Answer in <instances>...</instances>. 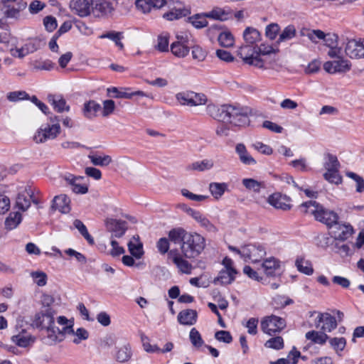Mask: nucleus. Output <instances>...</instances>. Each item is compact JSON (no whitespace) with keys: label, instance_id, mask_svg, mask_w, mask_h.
I'll list each match as a JSON object with an SVG mask.
<instances>
[{"label":"nucleus","instance_id":"1","mask_svg":"<svg viewBox=\"0 0 364 364\" xmlns=\"http://www.w3.org/2000/svg\"><path fill=\"white\" fill-rule=\"evenodd\" d=\"M55 312L50 308L37 312L31 319V326L41 330H46L47 343L50 345L60 342L65 338L66 333H73V321L64 316L57 318V324L62 328L55 329L53 326Z\"/></svg>","mask_w":364,"mask_h":364},{"label":"nucleus","instance_id":"2","mask_svg":"<svg viewBox=\"0 0 364 364\" xmlns=\"http://www.w3.org/2000/svg\"><path fill=\"white\" fill-rule=\"evenodd\" d=\"M207 112L215 119L235 126L245 125L249 122L247 113L242 108L232 105H223L218 107L210 104L207 106Z\"/></svg>","mask_w":364,"mask_h":364},{"label":"nucleus","instance_id":"3","mask_svg":"<svg viewBox=\"0 0 364 364\" xmlns=\"http://www.w3.org/2000/svg\"><path fill=\"white\" fill-rule=\"evenodd\" d=\"M300 207L304 213L314 215L316 220L326 225L328 228H332L338 222V215L336 213L324 208L316 201L309 200L303 203Z\"/></svg>","mask_w":364,"mask_h":364},{"label":"nucleus","instance_id":"4","mask_svg":"<svg viewBox=\"0 0 364 364\" xmlns=\"http://www.w3.org/2000/svg\"><path fill=\"white\" fill-rule=\"evenodd\" d=\"M306 36L313 43H317L316 39L322 40L324 45L329 48L328 55L331 58L338 57L341 55V48L338 46V36L335 33H325L321 30L308 31Z\"/></svg>","mask_w":364,"mask_h":364},{"label":"nucleus","instance_id":"5","mask_svg":"<svg viewBox=\"0 0 364 364\" xmlns=\"http://www.w3.org/2000/svg\"><path fill=\"white\" fill-rule=\"evenodd\" d=\"M205 247V238L196 232H188L181 246L183 255L187 258H196Z\"/></svg>","mask_w":364,"mask_h":364},{"label":"nucleus","instance_id":"6","mask_svg":"<svg viewBox=\"0 0 364 364\" xmlns=\"http://www.w3.org/2000/svg\"><path fill=\"white\" fill-rule=\"evenodd\" d=\"M60 126L58 117L50 118V123L40 128L33 136L36 143H43L47 140L53 139L60 133Z\"/></svg>","mask_w":364,"mask_h":364},{"label":"nucleus","instance_id":"7","mask_svg":"<svg viewBox=\"0 0 364 364\" xmlns=\"http://www.w3.org/2000/svg\"><path fill=\"white\" fill-rule=\"evenodd\" d=\"M176 99L181 105L190 107L205 105L208 102V97L205 94L191 90L177 93Z\"/></svg>","mask_w":364,"mask_h":364},{"label":"nucleus","instance_id":"8","mask_svg":"<svg viewBox=\"0 0 364 364\" xmlns=\"http://www.w3.org/2000/svg\"><path fill=\"white\" fill-rule=\"evenodd\" d=\"M255 200L256 203L260 205H264L265 201H267L270 205L276 209L289 210L291 208V205L290 203L291 198L280 193H272L267 200L262 198H258Z\"/></svg>","mask_w":364,"mask_h":364},{"label":"nucleus","instance_id":"9","mask_svg":"<svg viewBox=\"0 0 364 364\" xmlns=\"http://www.w3.org/2000/svg\"><path fill=\"white\" fill-rule=\"evenodd\" d=\"M285 326V320L275 315L266 316L261 321L262 331L269 336L280 332Z\"/></svg>","mask_w":364,"mask_h":364},{"label":"nucleus","instance_id":"10","mask_svg":"<svg viewBox=\"0 0 364 364\" xmlns=\"http://www.w3.org/2000/svg\"><path fill=\"white\" fill-rule=\"evenodd\" d=\"M256 46L245 44L241 46L237 50V55L242 59L245 64L252 65L256 68H262L263 65L262 60L256 58Z\"/></svg>","mask_w":364,"mask_h":364},{"label":"nucleus","instance_id":"11","mask_svg":"<svg viewBox=\"0 0 364 364\" xmlns=\"http://www.w3.org/2000/svg\"><path fill=\"white\" fill-rule=\"evenodd\" d=\"M224 269L220 272L218 276L215 279V283L219 282L221 284H231L237 274V271L233 267V262L231 259L225 257L223 260Z\"/></svg>","mask_w":364,"mask_h":364},{"label":"nucleus","instance_id":"12","mask_svg":"<svg viewBox=\"0 0 364 364\" xmlns=\"http://www.w3.org/2000/svg\"><path fill=\"white\" fill-rule=\"evenodd\" d=\"M345 53L352 59L364 58V38L348 40L345 46Z\"/></svg>","mask_w":364,"mask_h":364},{"label":"nucleus","instance_id":"13","mask_svg":"<svg viewBox=\"0 0 364 364\" xmlns=\"http://www.w3.org/2000/svg\"><path fill=\"white\" fill-rule=\"evenodd\" d=\"M173 55L179 58L187 56L190 51L189 38L187 35H177L176 41L171 44Z\"/></svg>","mask_w":364,"mask_h":364},{"label":"nucleus","instance_id":"14","mask_svg":"<svg viewBox=\"0 0 364 364\" xmlns=\"http://www.w3.org/2000/svg\"><path fill=\"white\" fill-rule=\"evenodd\" d=\"M257 55L256 58L262 60V67L260 69H268L271 68L273 62L276 60V50L271 46H266L262 44L259 47H256Z\"/></svg>","mask_w":364,"mask_h":364},{"label":"nucleus","instance_id":"15","mask_svg":"<svg viewBox=\"0 0 364 364\" xmlns=\"http://www.w3.org/2000/svg\"><path fill=\"white\" fill-rule=\"evenodd\" d=\"M336 58V60L327 61L323 64L325 71L330 74H334L350 70L351 64L349 60L340 57V55Z\"/></svg>","mask_w":364,"mask_h":364},{"label":"nucleus","instance_id":"16","mask_svg":"<svg viewBox=\"0 0 364 364\" xmlns=\"http://www.w3.org/2000/svg\"><path fill=\"white\" fill-rule=\"evenodd\" d=\"M314 326L323 332H331L337 326L336 318L328 313H317Z\"/></svg>","mask_w":364,"mask_h":364},{"label":"nucleus","instance_id":"17","mask_svg":"<svg viewBox=\"0 0 364 364\" xmlns=\"http://www.w3.org/2000/svg\"><path fill=\"white\" fill-rule=\"evenodd\" d=\"M266 255V251L262 246L247 245L242 247V257L252 262L260 261Z\"/></svg>","mask_w":364,"mask_h":364},{"label":"nucleus","instance_id":"18","mask_svg":"<svg viewBox=\"0 0 364 364\" xmlns=\"http://www.w3.org/2000/svg\"><path fill=\"white\" fill-rule=\"evenodd\" d=\"M105 225L107 230L111 233L112 238L122 237L127 230V223L123 220L107 218Z\"/></svg>","mask_w":364,"mask_h":364},{"label":"nucleus","instance_id":"19","mask_svg":"<svg viewBox=\"0 0 364 364\" xmlns=\"http://www.w3.org/2000/svg\"><path fill=\"white\" fill-rule=\"evenodd\" d=\"M63 178L68 185L70 186L71 190L75 193L85 194L87 193L88 187L87 185L83 182V177L75 176L73 174H68L64 176Z\"/></svg>","mask_w":364,"mask_h":364},{"label":"nucleus","instance_id":"20","mask_svg":"<svg viewBox=\"0 0 364 364\" xmlns=\"http://www.w3.org/2000/svg\"><path fill=\"white\" fill-rule=\"evenodd\" d=\"M114 8L108 0H92V13L95 16L103 17L110 14Z\"/></svg>","mask_w":364,"mask_h":364},{"label":"nucleus","instance_id":"21","mask_svg":"<svg viewBox=\"0 0 364 364\" xmlns=\"http://www.w3.org/2000/svg\"><path fill=\"white\" fill-rule=\"evenodd\" d=\"M70 9L80 17H86L92 13V1L89 0H71Z\"/></svg>","mask_w":364,"mask_h":364},{"label":"nucleus","instance_id":"22","mask_svg":"<svg viewBox=\"0 0 364 364\" xmlns=\"http://www.w3.org/2000/svg\"><path fill=\"white\" fill-rule=\"evenodd\" d=\"M187 213L196 221L200 227L209 232H217V228L200 211L189 208Z\"/></svg>","mask_w":364,"mask_h":364},{"label":"nucleus","instance_id":"23","mask_svg":"<svg viewBox=\"0 0 364 364\" xmlns=\"http://www.w3.org/2000/svg\"><path fill=\"white\" fill-rule=\"evenodd\" d=\"M333 228L331 231L332 236L336 240H346L349 238L353 232V230L351 225L346 224H340L338 222L333 225L331 228Z\"/></svg>","mask_w":364,"mask_h":364},{"label":"nucleus","instance_id":"24","mask_svg":"<svg viewBox=\"0 0 364 364\" xmlns=\"http://www.w3.org/2000/svg\"><path fill=\"white\" fill-rule=\"evenodd\" d=\"M262 267L267 276L274 277L281 269V262L274 257H270L264 260Z\"/></svg>","mask_w":364,"mask_h":364},{"label":"nucleus","instance_id":"25","mask_svg":"<svg viewBox=\"0 0 364 364\" xmlns=\"http://www.w3.org/2000/svg\"><path fill=\"white\" fill-rule=\"evenodd\" d=\"M165 4V0H136L135 2L137 9L144 14L149 13L153 8L161 9Z\"/></svg>","mask_w":364,"mask_h":364},{"label":"nucleus","instance_id":"26","mask_svg":"<svg viewBox=\"0 0 364 364\" xmlns=\"http://www.w3.org/2000/svg\"><path fill=\"white\" fill-rule=\"evenodd\" d=\"M48 100L54 110L58 113L70 111V106L67 105L66 100L61 95H49Z\"/></svg>","mask_w":364,"mask_h":364},{"label":"nucleus","instance_id":"27","mask_svg":"<svg viewBox=\"0 0 364 364\" xmlns=\"http://www.w3.org/2000/svg\"><path fill=\"white\" fill-rule=\"evenodd\" d=\"M26 7V3L23 0H18L15 4L4 6V15L7 18H17L21 11Z\"/></svg>","mask_w":364,"mask_h":364},{"label":"nucleus","instance_id":"28","mask_svg":"<svg viewBox=\"0 0 364 364\" xmlns=\"http://www.w3.org/2000/svg\"><path fill=\"white\" fill-rule=\"evenodd\" d=\"M70 199L66 195L55 196L53 199V208L62 213H67L70 211Z\"/></svg>","mask_w":364,"mask_h":364},{"label":"nucleus","instance_id":"29","mask_svg":"<svg viewBox=\"0 0 364 364\" xmlns=\"http://www.w3.org/2000/svg\"><path fill=\"white\" fill-rule=\"evenodd\" d=\"M235 151L239 156L240 161L243 164H256L255 159L248 153L245 146L243 144H237L235 147Z\"/></svg>","mask_w":364,"mask_h":364},{"label":"nucleus","instance_id":"30","mask_svg":"<svg viewBox=\"0 0 364 364\" xmlns=\"http://www.w3.org/2000/svg\"><path fill=\"white\" fill-rule=\"evenodd\" d=\"M197 312L193 309H186L181 311L178 315V321L183 325H193L196 323Z\"/></svg>","mask_w":364,"mask_h":364},{"label":"nucleus","instance_id":"31","mask_svg":"<svg viewBox=\"0 0 364 364\" xmlns=\"http://www.w3.org/2000/svg\"><path fill=\"white\" fill-rule=\"evenodd\" d=\"M129 252L135 259H141L144 255L142 244L139 242V238L133 237L128 242Z\"/></svg>","mask_w":364,"mask_h":364},{"label":"nucleus","instance_id":"32","mask_svg":"<svg viewBox=\"0 0 364 364\" xmlns=\"http://www.w3.org/2000/svg\"><path fill=\"white\" fill-rule=\"evenodd\" d=\"M243 38L246 44L255 46L260 41L261 35L256 28L247 27L243 32Z\"/></svg>","mask_w":364,"mask_h":364},{"label":"nucleus","instance_id":"33","mask_svg":"<svg viewBox=\"0 0 364 364\" xmlns=\"http://www.w3.org/2000/svg\"><path fill=\"white\" fill-rule=\"evenodd\" d=\"M208 18L223 21L228 18L230 12L223 8L214 7L212 10L205 13Z\"/></svg>","mask_w":364,"mask_h":364},{"label":"nucleus","instance_id":"34","mask_svg":"<svg viewBox=\"0 0 364 364\" xmlns=\"http://www.w3.org/2000/svg\"><path fill=\"white\" fill-rule=\"evenodd\" d=\"M228 185L226 183L212 182L209 184V191L213 197L220 199L225 192L228 191Z\"/></svg>","mask_w":364,"mask_h":364},{"label":"nucleus","instance_id":"35","mask_svg":"<svg viewBox=\"0 0 364 364\" xmlns=\"http://www.w3.org/2000/svg\"><path fill=\"white\" fill-rule=\"evenodd\" d=\"M214 166V161L210 159H205L201 161H197L191 164H190L188 167L189 170L197 171H205L208 170H210Z\"/></svg>","mask_w":364,"mask_h":364},{"label":"nucleus","instance_id":"36","mask_svg":"<svg viewBox=\"0 0 364 364\" xmlns=\"http://www.w3.org/2000/svg\"><path fill=\"white\" fill-rule=\"evenodd\" d=\"M100 109L101 106L100 104L93 100H90L85 103L82 112L85 117L92 119L96 116Z\"/></svg>","mask_w":364,"mask_h":364},{"label":"nucleus","instance_id":"37","mask_svg":"<svg viewBox=\"0 0 364 364\" xmlns=\"http://www.w3.org/2000/svg\"><path fill=\"white\" fill-rule=\"evenodd\" d=\"M295 266L299 272L306 275H311L314 272V269L311 262L306 260L304 257H297L295 261Z\"/></svg>","mask_w":364,"mask_h":364},{"label":"nucleus","instance_id":"38","mask_svg":"<svg viewBox=\"0 0 364 364\" xmlns=\"http://www.w3.org/2000/svg\"><path fill=\"white\" fill-rule=\"evenodd\" d=\"M305 337L307 340L311 341L312 343L319 345L324 344L328 336L323 331L318 332L316 331H311L306 333Z\"/></svg>","mask_w":364,"mask_h":364},{"label":"nucleus","instance_id":"39","mask_svg":"<svg viewBox=\"0 0 364 364\" xmlns=\"http://www.w3.org/2000/svg\"><path fill=\"white\" fill-rule=\"evenodd\" d=\"M22 220V215L18 212L11 213L5 220V227L11 230L18 227Z\"/></svg>","mask_w":364,"mask_h":364},{"label":"nucleus","instance_id":"40","mask_svg":"<svg viewBox=\"0 0 364 364\" xmlns=\"http://www.w3.org/2000/svg\"><path fill=\"white\" fill-rule=\"evenodd\" d=\"M188 232L181 228H173L168 232V239L174 242L178 243L183 242L185 237H186Z\"/></svg>","mask_w":364,"mask_h":364},{"label":"nucleus","instance_id":"41","mask_svg":"<svg viewBox=\"0 0 364 364\" xmlns=\"http://www.w3.org/2000/svg\"><path fill=\"white\" fill-rule=\"evenodd\" d=\"M173 263L178 267L180 271L185 274H191L192 266L188 261L182 258L180 255H175L173 257Z\"/></svg>","mask_w":364,"mask_h":364},{"label":"nucleus","instance_id":"42","mask_svg":"<svg viewBox=\"0 0 364 364\" xmlns=\"http://www.w3.org/2000/svg\"><path fill=\"white\" fill-rule=\"evenodd\" d=\"M88 157L95 166H107L112 161V157L109 155L92 154Z\"/></svg>","mask_w":364,"mask_h":364},{"label":"nucleus","instance_id":"43","mask_svg":"<svg viewBox=\"0 0 364 364\" xmlns=\"http://www.w3.org/2000/svg\"><path fill=\"white\" fill-rule=\"evenodd\" d=\"M208 17L203 14H198L189 18L191 23L196 28H202L206 27L208 24Z\"/></svg>","mask_w":364,"mask_h":364},{"label":"nucleus","instance_id":"44","mask_svg":"<svg viewBox=\"0 0 364 364\" xmlns=\"http://www.w3.org/2000/svg\"><path fill=\"white\" fill-rule=\"evenodd\" d=\"M242 185L249 191L259 192L262 188L264 187L263 182L258 181L253 178H244L242 181Z\"/></svg>","mask_w":364,"mask_h":364},{"label":"nucleus","instance_id":"45","mask_svg":"<svg viewBox=\"0 0 364 364\" xmlns=\"http://www.w3.org/2000/svg\"><path fill=\"white\" fill-rule=\"evenodd\" d=\"M132 354V349L129 345H124L117 350L116 359L119 362H126L131 358Z\"/></svg>","mask_w":364,"mask_h":364},{"label":"nucleus","instance_id":"46","mask_svg":"<svg viewBox=\"0 0 364 364\" xmlns=\"http://www.w3.org/2000/svg\"><path fill=\"white\" fill-rule=\"evenodd\" d=\"M18 194L16 200V207L22 211H26L31 205V195Z\"/></svg>","mask_w":364,"mask_h":364},{"label":"nucleus","instance_id":"47","mask_svg":"<svg viewBox=\"0 0 364 364\" xmlns=\"http://www.w3.org/2000/svg\"><path fill=\"white\" fill-rule=\"evenodd\" d=\"M101 38H109L113 41L117 46L119 47L120 50L124 48V45L122 43V39L123 38L122 33L119 32H108L107 33L102 34L100 36Z\"/></svg>","mask_w":364,"mask_h":364},{"label":"nucleus","instance_id":"48","mask_svg":"<svg viewBox=\"0 0 364 364\" xmlns=\"http://www.w3.org/2000/svg\"><path fill=\"white\" fill-rule=\"evenodd\" d=\"M218 42L223 47H231L234 45L235 39L230 32H222L218 36Z\"/></svg>","mask_w":364,"mask_h":364},{"label":"nucleus","instance_id":"49","mask_svg":"<svg viewBox=\"0 0 364 364\" xmlns=\"http://www.w3.org/2000/svg\"><path fill=\"white\" fill-rule=\"evenodd\" d=\"M12 341L20 347H27L33 342V339L29 335H16L11 338Z\"/></svg>","mask_w":364,"mask_h":364},{"label":"nucleus","instance_id":"50","mask_svg":"<svg viewBox=\"0 0 364 364\" xmlns=\"http://www.w3.org/2000/svg\"><path fill=\"white\" fill-rule=\"evenodd\" d=\"M36 48L32 46V48H28V46H22L21 48H15L11 49V55L13 57L18 58H23L30 53L33 52L36 50Z\"/></svg>","mask_w":364,"mask_h":364},{"label":"nucleus","instance_id":"51","mask_svg":"<svg viewBox=\"0 0 364 364\" xmlns=\"http://www.w3.org/2000/svg\"><path fill=\"white\" fill-rule=\"evenodd\" d=\"M323 176L326 181L335 184L341 183L342 181L338 173V168L327 170Z\"/></svg>","mask_w":364,"mask_h":364},{"label":"nucleus","instance_id":"52","mask_svg":"<svg viewBox=\"0 0 364 364\" xmlns=\"http://www.w3.org/2000/svg\"><path fill=\"white\" fill-rule=\"evenodd\" d=\"M73 225L90 245L94 244L93 237L89 234L85 225L82 223V221L80 220H75L73 223Z\"/></svg>","mask_w":364,"mask_h":364},{"label":"nucleus","instance_id":"53","mask_svg":"<svg viewBox=\"0 0 364 364\" xmlns=\"http://www.w3.org/2000/svg\"><path fill=\"white\" fill-rule=\"evenodd\" d=\"M264 346L267 348L280 350L284 348V340L281 336L271 338L265 342Z\"/></svg>","mask_w":364,"mask_h":364},{"label":"nucleus","instance_id":"54","mask_svg":"<svg viewBox=\"0 0 364 364\" xmlns=\"http://www.w3.org/2000/svg\"><path fill=\"white\" fill-rule=\"evenodd\" d=\"M168 33H162L158 36L156 48L159 50L164 52L168 50Z\"/></svg>","mask_w":364,"mask_h":364},{"label":"nucleus","instance_id":"55","mask_svg":"<svg viewBox=\"0 0 364 364\" xmlns=\"http://www.w3.org/2000/svg\"><path fill=\"white\" fill-rule=\"evenodd\" d=\"M141 340L143 348L146 352L151 353H160L161 349L157 346V345H151L149 338L146 336L141 335Z\"/></svg>","mask_w":364,"mask_h":364},{"label":"nucleus","instance_id":"56","mask_svg":"<svg viewBox=\"0 0 364 364\" xmlns=\"http://www.w3.org/2000/svg\"><path fill=\"white\" fill-rule=\"evenodd\" d=\"M31 277L38 287H44L47 284V275L42 271L32 272Z\"/></svg>","mask_w":364,"mask_h":364},{"label":"nucleus","instance_id":"57","mask_svg":"<svg viewBox=\"0 0 364 364\" xmlns=\"http://www.w3.org/2000/svg\"><path fill=\"white\" fill-rule=\"evenodd\" d=\"M296 35V29L293 26L286 27L279 36V41H285L294 38Z\"/></svg>","mask_w":364,"mask_h":364},{"label":"nucleus","instance_id":"58","mask_svg":"<svg viewBox=\"0 0 364 364\" xmlns=\"http://www.w3.org/2000/svg\"><path fill=\"white\" fill-rule=\"evenodd\" d=\"M189 336L191 343L195 347L199 348L203 344V341L200 333L195 328L191 330Z\"/></svg>","mask_w":364,"mask_h":364},{"label":"nucleus","instance_id":"59","mask_svg":"<svg viewBox=\"0 0 364 364\" xmlns=\"http://www.w3.org/2000/svg\"><path fill=\"white\" fill-rule=\"evenodd\" d=\"M129 89H126L124 90H120V92H118L115 95L117 98H124V99H131L134 96H140V97H146V95L142 92V91H136V92H129Z\"/></svg>","mask_w":364,"mask_h":364},{"label":"nucleus","instance_id":"60","mask_svg":"<svg viewBox=\"0 0 364 364\" xmlns=\"http://www.w3.org/2000/svg\"><path fill=\"white\" fill-rule=\"evenodd\" d=\"M206 51L200 46L196 45L192 47V57L198 61H203L206 58Z\"/></svg>","mask_w":364,"mask_h":364},{"label":"nucleus","instance_id":"61","mask_svg":"<svg viewBox=\"0 0 364 364\" xmlns=\"http://www.w3.org/2000/svg\"><path fill=\"white\" fill-rule=\"evenodd\" d=\"M28 98V95L25 91L11 92L7 95V99L11 102H16L18 100Z\"/></svg>","mask_w":364,"mask_h":364},{"label":"nucleus","instance_id":"62","mask_svg":"<svg viewBox=\"0 0 364 364\" xmlns=\"http://www.w3.org/2000/svg\"><path fill=\"white\" fill-rule=\"evenodd\" d=\"M115 109V103L112 100H107L103 102L102 114L103 117H107L111 114Z\"/></svg>","mask_w":364,"mask_h":364},{"label":"nucleus","instance_id":"63","mask_svg":"<svg viewBox=\"0 0 364 364\" xmlns=\"http://www.w3.org/2000/svg\"><path fill=\"white\" fill-rule=\"evenodd\" d=\"M252 147L264 154L270 155L272 153V149L269 146L264 144L261 141H257L254 142L252 144Z\"/></svg>","mask_w":364,"mask_h":364},{"label":"nucleus","instance_id":"64","mask_svg":"<svg viewBox=\"0 0 364 364\" xmlns=\"http://www.w3.org/2000/svg\"><path fill=\"white\" fill-rule=\"evenodd\" d=\"M329 343L336 351L343 350L346 344V339L344 338H333L329 341Z\"/></svg>","mask_w":364,"mask_h":364}]
</instances>
